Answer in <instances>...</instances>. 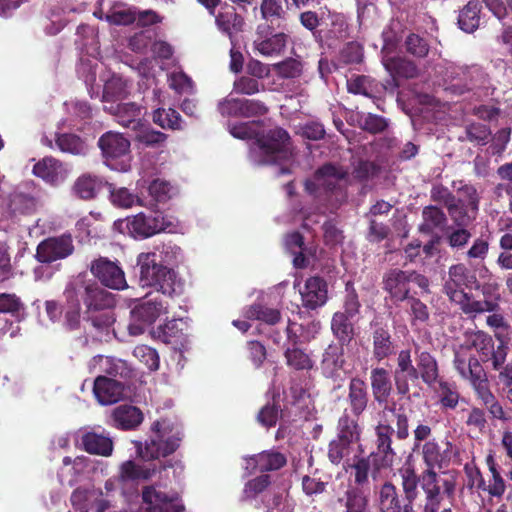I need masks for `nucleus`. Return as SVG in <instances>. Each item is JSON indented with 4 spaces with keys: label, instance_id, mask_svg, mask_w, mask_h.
<instances>
[{
    "label": "nucleus",
    "instance_id": "1",
    "mask_svg": "<svg viewBox=\"0 0 512 512\" xmlns=\"http://www.w3.org/2000/svg\"><path fill=\"white\" fill-rule=\"evenodd\" d=\"M230 133L239 139L255 138L249 157L256 165H283L293 157L289 134L282 128L277 127L259 135L254 122H245L231 126Z\"/></svg>",
    "mask_w": 512,
    "mask_h": 512
},
{
    "label": "nucleus",
    "instance_id": "2",
    "mask_svg": "<svg viewBox=\"0 0 512 512\" xmlns=\"http://www.w3.org/2000/svg\"><path fill=\"white\" fill-rule=\"evenodd\" d=\"M180 254L176 246L164 245L157 252L141 253L137 257V265L140 268L139 282L142 287L154 288L163 295L173 296L182 291V283L177 278L175 271L169 268Z\"/></svg>",
    "mask_w": 512,
    "mask_h": 512
},
{
    "label": "nucleus",
    "instance_id": "3",
    "mask_svg": "<svg viewBox=\"0 0 512 512\" xmlns=\"http://www.w3.org/2000/svg\"><path fill=\"white\" fill-rule=\"evenodd\" d=\"M182 433L173 422L162 419L151 427V435L144 448L138 450L143 458L158 459L173 453L180 445Z\"/></svg>",
    "mask_w": 512,
    "mask_h": 512
},
{
    "label": "nucleus",
    "instance_id": "4",
    "mask_svg": "<svg viewBox=\"0 0 512 512\" xmlns=\"http://www.w3.org/2000/svg\"><path fill=\"white\" fill-rule=\"evenodd\" d=\"M64 295L69 301H73L75 296L78 298L80 296L87 308V312L104 310L114 305V297L111 293L102 289L96 282L92 280L86 281L81 276H78L67 285Z\"/></svg>",
    "mask_w": 512,
    "mask_h": 512
},
{
    "label": "nucleus",
    "instance_id": "5",
    "mask_svg": "<svg viewBox=\"0 0 512 512\" xmlns=\"http://www.w3.org/2000/svg\"><path fill=\"white\" fill-rule=\"evenodd\" d=\"M184 466L180 461H168L166 464L145 462L136 464L128 460L121 465L122 480H148L157 477L159 479L180 478L183 476Z\"/></svg>",
    "mask_w": 512,
    "mask_h": 512
},
{
    "label": "nucleus",
    "instance_id": "6",
    "mask_svg": "<svg viewBox=\"0 0 512 512\" xmlns=\"http://www.w3.org/2000/svg\"><path fill=\"white\" fill-rule=\"evenodd\" d=\"M98 146L108 167L119 171L129 169V162L125 158L129 154L130 142L122 134L106 132L100 137Z\"/></svg>",
    "mask_w": 512,
    "mask_h": 512
},
{
    "label": "nucleus",
    "instance_id": "7",
    "mask_svg": "<svg viewBox=\"0 0 512 512\" xmlns=\"http://www.w3.org/2000/svg\"><path fill=\"white\" fill-rule=\"evenodd\" d=\"M346 177V172L332 164H326L319 168L313 179L305 182V189L308 193L321 196L322 192L335 193L336 199L343 198L344 195L341 191V183Z\"/></svg>",
    "mask_w": 512,
    "mask_h": 512
},
{
    "label": "nucleus",
    "instance_id": "8",
    "mask_svg": "<svg viewBox=\"0 0 512 512\" xmlns=\"http://www.w3.org/2000/svg\"><path fill=\"white\" fill-rule=\"evenodd\" d=\"M114 228L121 233L127 231L134 238H147L167 229L164 217L159 213L146 215L139 213L132 218L117 220Z\"/></svg>",
    "mask_w": 512,
    "mask_h": 512
},
{
    "label": "nucleus",
    "instance_id": "9",
    "mask_svg": "<svg viewBox=\"0 0 512 512\" xmlns=\"http://www.w3.org/2000/svg\"><path fill=\"white\" fill-rule=\"evenodd\" d=\"M445 77L450 80L451 89L459 94L482 87L487 81V74L478 65L449 64Z\"/></svg>",
    "mask_w": 512,
    "mask_h": 512
},
{
    "label": "nucleus",
    "instance_id": "10",
    "mask_svg": "<svg viewBox=\"0 0 512 512\" xmlns=\"http://www.w3.org/2000/svg\"><path fill=\"white\" fill-rule=\"evenodd\" d=\"M288 41L287 33L276 32L271 25L262 24L257 27L253 46L264 57H279L285 52Z\"/></svg>",
    "mask_w": 512,
    "mask_h": 512
},
{
    "label": "nucleus",
    "instance_id": "11",
    "mask_svg": "<svg viewBox=\"0 0 512 512\" xmlns=\"http://www.w3.org/2000/svg\"><path fill=\"white\" fill-rule=\"evenodd\" d=\"M147 512H184L185 506L177 492L166 493L157 486H147L142 492Z\"/></svg>",
    "mask_w": 512,
    "mask_h": 512
},
{
    "label": "nucleus",
    "instance_id": "12",
    "mask_svg": "<svg viewBox=\"0 0 512 512\" xmlns=\"http://www.w3.org/2000/svg\"><path fill=\"white\" fill-rule=\"evenodd\" d=\"M74 251L73 239L70 234L49 237L39 243L36 258L42 263H52L65 259Z\"/></svg>",
    "mask_w": 512,
    "mask_h": 512
},
{
    "label": "nucleus",
    "instance_id": "13",
    "mask_svg": "<svg viewBox=\"0 0 512 512\" xmlns=\"http://www.w3.org/2000/svg\"><path fill=\"white\" fill-rule=\"evenodd\" d=\"M91 273L106 287L121 290L127 287L123 270L108 258L100 257L90 266Z\"/></svg>",
    "mask_w": 512,
    "mask_h": 512
},
{
    "label": "nucleus",
    "instance_id": "14",
    "mask_svg": "<svg viewBox=\"0 0 512 512\" xmlns=\"http://www.w3.org/2000/svg\"><path fill=\"white\" fill-rule=\"evenodd\" d=\"M497 286H493L491 284L484 285L482 287V293L485 296L484 300H476L467 293L463 294V298H457L453 302L459 305L462 312L471 317H475L478 314L486 313V312H496L499 309V295H497L494 299L488 298V296L495 290Z\"/></svg>",
    "mask_w": 512,
    "mask_h": 512
},
{
    "label": "nucleus",
    "instance_id": "15",
    "mask_svg": "<svg viewBox=\"0 0 512 512\" xmlns=\"http://www.w3.org/2000/svg\"><path fill=\"white\" fill-rule=\"evenodd\" d=\"M217 109L222 116L244 117L264 114L267 111L262 103L254 100L235 98L232 96V93L218 102Z\"/></svg>",
    "mask_w": 512,
    "mask_h": 512
},
{
    "label": "nucleus",
    "instance_id": "16",
    "mask_svg": "<svg viewBox=\"0 0 512 512\" xmlns=\"http://www.w3.org/2000/svg\"><path fill=\"white\" fill-rule=\"evenodd\" d=\"M245 470L248 474L256 472L276 471L285 466L287 463L286 456L276 450H266L253 456L244 458Z\"/></svg>",
    "mask_w": 512,
    "mask_h": 512
},
{
    "label": "nucleus",
    "instance_id": "17",
    "mask_svg": "<svg viewBox=\"0 0 512 512\" xmlns=\"http://www.w3.org/2000/svg\"><path fill=\"white\" fill-rule=\"evenodd\" d=\"M474 279L464 264L452 265L444 282V292L451 301L463 298L464 288L468 287Z\"/></svg>",
    "mask_w": 512,
    "mask_h": 512
},
{
    "label": "nucleus",
    "instance_id": "18",
    "mask_svg": "<svg viewBox=\"0 0 512 512\" xmlns=\"http://www.w3.org/2000/svg\"><path fill=\"white\" fill-rule=\"evenodd\" d=\"M104 110L113 115L123 127L135 131L142 124L143 108L134 102L111 103L104 105Z\"/></svg>",
    "mask_w": 512,
    "mask_h": 512
},
{
    "label": "nucleus",
    "instance_id": "19",
    "mask_svg": "<svg viewBox=\"0 0 512 512\" xmlns=\"http://www.w3.org/2000/svg\"><path fill=\"white\" fill-rule=\"evenodd\" d=\"M390 464H383V459L377 453H371L367 458H358L352 464L345 467L346 471H350V476L354 475L355 480H373L381 477V469L389 467Z\"/></svg>",
    "mask_w": 512,
    "mask_h": 512
},
{
    "label": "nucleus",
    "instance_id": "20",
    "mask_svg": "<svg viewBox=\"0 0 512 512\" xmlns=\"http://www.w3.org/2000/svg\"><path fill=\"white\" fill-rule=\"evenodd\" d=\"M372 355L378 362L395 353V344L386 324L372 322Z\"/></svg>",
    "mask_w": 512,
    "mask_h": 512
},
{
    "label": "nucleus",
    "instance_id": "21",
    "mask_svg": "<svg viewBox=\"0 0 512 512\" xmlns=\"http://www.w3.org/2000/svg\"><path fill=\"white\" fill-rule=\"evenodd\" d=\"M83 449L89 454L109 457L113 452V440L103 429L86 431L81 436Z\"/></svg>",
    "mask_w": 512,
    "mask_h": 512
},
{
    "label": "nucleus",
    "instance_id": "22",
    "mask_svg": "<svg viewBox=\"0 0 512 512\" xmlns=\"http://www.w3.org/2000/svg\"><path fill=\"white\" fill-rule=\"evenodd\" d=\"M88 368L91 373H105L113 377L128 378L132 374V369L126 361L102 355L92 358Z\"/></svg>",
    "mask_w": 512,
    "mask_h": 512
},
{
    "label": "nucleus",
    "instance_id": "23",
    "mask_svg": "<svg viewBox=\"0 0 512 512\" xmlns=\"http://www.w3.org/2000/svg\"><path fill=\"white\" fill-rule=\"evenodd\" d=\"M94 395L102 405H110L124 397V385L117 380L99 375L94 381Z\"/></svg>",
    "mask_w": 512,
    "mask_h": 512
},
{
    "label": "nucleus",
    "instance_id": "24",
    "mask_svg": "<svg viewBox=\"0 0 512 512\" xmlns=\"http://www.w3.org/2000/svg\"><path fill=\"white\" fill-rule=\"evenodd\" d=\"M33 173L49 184L58 185L67 178L68 169L59 160L45 157L34 165Z\"/></svg>",
    "mask_w": 512,
    "mask_h": 512
},
{
    "label": "nucleus",
    "instance_id": "25",
    "mask_svg": "<svg viewBox=\"0 0 512 512\" xmlns=\"http://www.w3.org/2000/svg\"><path fill=\"white\" fill-rule=\"evenodd\" d=\"M409 274L400 269H391L383 276V288L395 301H404L408 299L410 291Z\"/></svg>",
    "mask_w": 512,
    "mask_h": 512
},
{
    "label": "nucleus",
    "instance_id": "26",
    "mask_svg": "<svg viewBox=\"0 0 512 512\" xmlns=\"http://www.w3.org/2000/svg\"><path fill=\"white\" fill-rule=\"evenodd\" d=\"M415 355L417 370L422 381L429 387H435L436 383L441 380L435 357L427 351H421L418 345L415 346Z\"/></svg>",
    "mask_w": 512,
    "mask_h": 512
},
{
    "label": "nucleus",
    "instance_id": "27",
    "mask_svg": "<svg viewBox=\"0 0 512 512\" xmlns=\"http://www.w3.org/2000/svg\"><path fill=\"white\" fill-rule=\"evenodd\" d=\"M303 305L310 309L322 306L327 300V285L319 277H311L301 291Z\"/></svg>",
    "mask_w": 512,
    "mask_h": 512
},
{
    "label": "nucleus",
    "instance_id": "28",
    "mask_svg": "<svg viewBox=\"0 0 512 512\" xmlns=\"http://www.w3.org/2000/svg\"><path fill=\"white\" fill-rule=\"evenodd\" d=\"M111 418L114 427L122 430H131L142 423L143 414L135 406L120 405L113 410Z\"/></svg>",
    "mask_w": 512,
    "mask_h": 512
},
{
    "label": "nucleus",
    "instance_id": "29",
    "mask_svg": "<svg viewBox=\"0 0 512 512\" xmlns=\"http://www.w3.org/2000/svg\"><path fill=\"white\" fill-rule=\"evenodd\" d=\"M373 397L379 404L385 403L392 391L389 372L381 367L371 370L370 375Z\"/></svg>",
    "mask_w": 512,
    "mask_h": 512
},
{
    "label": "nucleus",
    "instance_id": "30",
    "mask_svg": "<svg viewBox=\"0 0 512 512\" xmlns=\"http://www.w3.org/2000/svg\"><path fill=\"white\" fill-rule=\"evenodd\" d=\"M166 312V306L157 298L148 299L136 306L132 311V319L136 321H144L149 326L152 325L156 319Z\"/></svg>",
    "mask_w": 512,
    "mask_h": 512
},
{
    "label": "nucleus",
    "instance_id": "31",
    "mask_svg": "<svg viewBox=\"0 0 512 512\" xmlns=\"http://www.w3.org/2000/svg\"><path fill=\"white\" fill-rule=\"evenodd\" d=\"M376 451L380 458L383 459V464H391L394 458V451L391 447L393 428L388 424H378L376 429Z\"/></svg>",
    "mask_w": 512,
    "mask_h": 512
},
{
    "label": "nucleus",
    "instance_id": "32",
    "mask_svg": "<svg viewBox=\"0 0 512 512\" xmlns=\"http://www.w3.org/2000/svg\"><path fill=\"white\" fill-rule=\"evenodd\" d=\"M369 401L367 386L359 378H353L349 384L348 402L354 415L359 416L366 409Z\"/></svg>",
    "mask_w": 512,
    "mask_h": 512
},
{
    "label": "nucleus",
    "instance_id": "33",
    "mask_svg": "<svg viewBox=\"0 0 512 512\" xmlns=\"http://www.w3.org/2000/svg\"><path fill=\"white\" fill-rule=\"evenodd\" d=\"M128 94L127 81L118 75H112L104 84L102 101L104 105L121 103Z\"/></svg>",
    "mask_w": 512,
    "mask_h": 512
},
{
    "label": "nucleus",
    "instance_id": "34",
    "mask_svg": "<svg viewBox=\"0 0 512 512\" xmlns=\"http://www.w3.org/2000/svg\"><path fill=\"white\" fill-rule=\"evenodd\" d=\"M445 490L441 492L440 486L437 482H422V488L426 493V503L424 512H438L443 495L447 493L451 495L454 490V482H444Z\"/></svg>",
    "mask_w": 512,
    "mask_h": 512
},
{
    "label": "nucleus",
    "instance_id": "35",
    "mask_svg": "<svg viewBox=\"0 0 512 512\" xmlns=\"http://www.w3.org/2000/svg\"><path fill=\"white\" fill-rule=\"evenodd\" d=\"M481 4L478 0H470L458 15L459 28L467 33H472L480 25Z\"/></svg>",
    "mask_w": 512,
    "mask_h": 512
},
{
    "label": "nucleus",
    "instance_id": "36",
    "mask_svg": "<svg viewBox=\"0 0 512 512\" xmlns=\"http://www.w3.org/2000/svg\"><path fill=\"white\" fill-rule=\"evenodd\" d=\"M353 318L348 317L345 313L336 312L331 321V329L333 335L339 340L341 345L351 342L354 337Z\"/></svg>",
    "mask_w": 512,
    "mask_h": 512
},
{
    "label": "nucleus",
    "instance_id": "37",
    "mask_svg": "<svg viewBox=\"0 0 512 512\" xmlns=\"http://www.w3.org/2000/svg\"><path fill=\"white\" fill-rule=\"evenodd\" d=\"M285 246L294 255L293 264L295 267L304 268L307 266V256L312 255V252L304 247L303 237L300 233L288 234L285 238Z\"/></svg>",
    "mask_w": 512,
    "mask_h": 512
},
{
    "label": "nucleus",
    "instance_id": "38",
    "mask_svg": "<svg viewBox=\"0 0 512 512\" xmlns=\"http://www.w3.org/2000/svg\"><path fill=\"white\" fill-rule=\"evenodd\" d=\"M343 345H329L323 354L322 371L327 377H334L344 364Z\"/></svg>",
    "mask_w": 512,
    "mask_h": 512
},
{
    "label": "nucleus",
    "instance_id": "39",
    "mask_svg": "<svg viewBox=\"0 0 512 512\" xmlns=\"http://www.w3.org/2000/svg\"><path fill=\"white\" fill-rule=\"evenodd\" d=\"M55 141L57 147L64 153L85 156L89 151L87 142L75 134H59Z\"/></svg>",
    "mask_w": 512,
    "mask_h": 512
},
{
    "label": "nucleus",
    "instance_id": "40",
    "mask_svg": "<svg viewBox=\"0 0 512 512\" xmlns=\"http://www.w3.org/2000/svg\"><path fill=\"white\" fill-rule=\"evenodd\" d=\"M453 365L464 380H468L474 376V373H478V369H484L476 356L471 355L467 358L460 350L455 351Z\"/></svg>",
    "mask_w": 512,
    "mask_h": 512
},
{
    "label": "nucleus",
    "instance_id": "41",
    "mask_svg": "<svg viewBox=\"0 0 512 512\" xmlns=\"http://www.w3.org/2000/svg\"><path fill=\"white\" fill-rule=\"evenodd\" d=\"M423 221L419 230L423 233H431L435 229H441L446 225L447 218L445 213L436 206H427L422 211Z\"/></svg>",
    "mask_w": 512,
    "mask_h": 512
},
{
    "label": "nucleus",
    "instance_id": "42",
    "mask_svg": "<svg viewBox=\"0 0 512 512\" xmlns=\"http://www.w3.org/2000/svg\"><path fill=\"white\" fill-rule=\"evenodd\" d=\"M73 476H104L105 466L101 461L92 460L85 456H78L73 459Z\"/></svg>",
    "mask_w": 512,
    "mask_h": 512
},
{
    "label": "nucleus",
    "instance_id": "43",
    "mask_svg": "<svg viewBox=\"0 0 512 512\" xmlns=\"http://www.w3.org/2000/svg\"><path fill=\"white\" fill-rule=\"evenodd\" d=\"M383 64L391 75H398L404 78H413L417 75V68L411 61L402 58L383 56Z\"/></svg>",
    "mask_w": 512,
    "mask_h": 512
},
{
    "label": "nucleus",
    "instance_id": "44",
    "mask_svg": "<svg viewBox=\"0 0 512 512\" xmlns=\"http://www.w3.org/2000/svg\"><path fill=\"white\" fill-rule=\"evenodd\" d=\"M103 182L90 174L82 175L74 184V192L82 199H91L100 190Z\"/></svg>",
    "mask_w": 512,
    "mask_h": 512
},
{
    "label": "nucleus",
    "instance_id": "45",
    "mask_svg": "<svg viewBox=\"0 0 512 512\" xmlns=\"http://www.w3.org/2000/svg\"><path fill=\"white\" fill-rule=\"evenodd\" d=\"M153 121L163 129L181 130L183 129V120L180 114L172 109L158 108L153 113Z\"/></svg>",
    "mask_w": 512,
    "mask_h": 512
},
{
    "label": "nucleus",
    "instance_id": "46",
    "mask_svg": "<svg viewBox=\"0 0 512 512\" xmlns=\"http://www.w3.org/2000/svg\"><path fill=\"white\" fill-rule=\"evenodd\" d=\"M466 337L468 348L476 350V352L479 354L478 359L481 362L483 357L488 355L489 350H491L494 345L492 337L488 333L481 330L467 333Z\"/></svg>",
    "mask_w": 512,
    "mask_h": 512
},
{
    "label": "nucleus",
    "instance_id": "47",
    "mask_svg": "<svg viewBox=\"0 0 512 512\" xmlns=\"http://www.w3.org/2000/svg\"><path fill=\"white\" fill-rule=\"evenodd\" d=\"M448 212L454 223L458 227L468 226L475 218L478 210H471V207L462 203V200H456L448 208Z\"/></svg>",
    "mask_w": 512,
    "mask_h": 512
},
{
    "label": "nucleus",
    "instance_id": "48",
    "mask_svg": "<svg viewBox=\"0 0 512 512\" xmlns=\"http://www.w3.org/2000/svg\"><path fill=\"white\" fill-rule=\"evenodd\" d=\"M136 135L135 139L140 144L145 145L146 147L158 148L162 146L167 140V135L163 132L156 131L149 126H145L143 124L135 130Z\"/></svg>",
    "mask_w": 512,
    "mask_h": 512
},
{
    "label": "nucleus",
    "instance_id": "49",
    "mask_svg": "<svg viewBox=\"0 0 512 512\" xmlns=\"http://www.w3.org/2000/svg\"><path fill=\"white\" fill-rule=\"evenodd\" d=\"M473 375L474 376L467 381L472 386L478 399L481 400L483 404L487 403L489 400L492 401L494 394L489 387V380L485 369H478V373H474Z\"/></svg>",
    "mask_w": 512,
    "mask_h": 512
},
{
    "label": "nucleus",
    "instance_id": "50",
    "mask_svg": "<svg viewBox=\"0 0 512 512\" xmlns=\"http://www.w3.org/2000/svg\"><path fill=\"white\" fill-rule=\"evenodd\" d=\"M260 12L262 18L271 25L278 22L277 26L280 27V22L285 20L286 12L281 0H262Z\"/></svg>",
    "mask_w": 512,
    "mask_h": 512
},
{
    "label": "nucleus",
    "instance_id": "51",
    "mask_svg": "<svg viewBox=\"0 0 512 512\" xmlns=\"http://www.w3.org/2000/svg\"><path fill=\"white\" fill-rule=\"evenodd\" d=\"M360 437V430L357 421L344 413L338 421L337 437L349 443L357 441Z\"/></svg>",
    "mask_w": 512,
    "mask_h": 512
},
{
    "label": "nucleus",
    "instance_id": "52",
    "mask_svg": "<svg viewBox=\"0 0 512 512\" xmlns=\"http://www.w3.org/2000/svg\"><path fill=\"white\" fill-rule=\"evenodd\" d=\"M245 316L248 319L260 320L270 325L276 324L281 317L279 310L261 304L250 306L245 311Z\"/></svg>",
    "mask_w": 512,
    "mask_h": 512
},
{
    "label": "nucleus",
    "instance_id": "53",
    "mask_svg": "<svg viewBox=\"0 0 512 512\" xmlns=\"http://www.w3.org/2000/svg\"><path fill=\"white\" fill-rule=\"evenodd\" d=\"M380 508L382 512H400L401 510L396 488L391 482H385L381 488Z\"/></svg>",
    "mask_w": 512,
    "mask_h": 512
},
{
    "label": "nucleus",
    "instance_id": "54",
    "mask_svg": "<svg viewBox=\"0 0 512 512\" xmlns=\"http://www.w3.org/2000/svg\"><path fill=\"white\" fill-rule=\"evenodd\" d=\"M419 378L421 377L417 369L393 375L397 393L409 397L411 388L419 386Z\"/></svg>",
    "mask_w": 512,
    "mask_h": 512
},
{
    "label": "nucleus",
    "instance_id": "55",
    "mask_svg": "<svg viewBox=\"0 0 512 512\" xmlns=\"http://www.w3.org/2000/svg\"><path fill=\"white\" fill-rule=\"evenodd\" d=\"M287 364L296 370H309L313 367V360L303 350L293 347L285 352Z\"/></svg>",
    "mask_w": 512,
    "mask_h": 512
},
{
    "label": "nucleus",
    "instance_id": "56",
    "mask_svg": "<svg viewBox=\"0 0 512 512\" xmlns=\"http://www.w3.org/2000/svg\"><path fill=\"white\" fill-rule=\"evenodd\" d=\"M10 208L13 213H31L36 208V200L29 194L14 192L10 197Z\"/></svg>",
    "mask_w": 512,
    "mask_h": 512
},
{
    "label": "nucleus",
    "instance_id": "57",
    "mask_svg": "<svg viewBox=\"0 0 512 512\" xmlns=\"http://www.w3.org/2000/svg\"><path fill=\"white\" fill-rule=\"evenodd\" d=\"M148 191L156 202H166L176 193L174 187L168 181L160 178L154 179L150 183Z\"/></svg>",
    "mask_w": 512,
    "mask_h": 512
},
{
    "label": "nucleus",
    "instance_id": "58",
    "mask_svg": "<svg viewBox=\"0 0 512 512\" xmlns=\"http://www.w3.org/2000/svg\"><path fill=\"white\" fill-rule=\"evenodd\" d=\"M347 512H365L367 507V496L359 486L350 487L347 492Z\"/></svg>",
    "mask_w": 512,
    "mask_h": 512
},
{
    "label": "nucleus",
    "instance_id": "59",
    "mask_svg": "<svg viewBox=\"0 0 512 512\" xmlns=\"http://www.w3.org/2000/svg\"><path fill=\"white\" fill-rule=\"evenodd\" d=\"M508 356V343H499L497 347L493 345L488 355L483 357L481 362L488 363L492 370H500L506 363Z\"/></svg>",
    "mask_w": 512,
    "mask_h": 512
},
{
    "label": "nucleus",
    "instance_id": "60",
    "mask_svg": "<svg viewBox=\"0 0 512 512\" xmlns=\"http://www.w3.org/2000/svg\"><path fill=\"white\" fill-rule=\"evenodd\" d=\"M270 483L271 482H246L243 490L244 498L252 499L260 495L263 504L269 506L271 501Z\"/></svg>",
    "mask_w": 512,
    "mask_h": 512
},
{
    "label": "nucleus",
    "instance_id": "61",
    "mask_svg": "<svg viewBox=\"0 0 512 512\" xmlns=\"http://www.w3.org/2000/svg\"><path fill=\"white\" fill-rule=\"evenodd\" d=\"M423 457L428 466L427 473L430 477H436L437 472L434 470L435 466H439L441 459L440 448L435 441H428L423 445Z\"/></svg>",
    "mask_w": 512,
    "mask_h": 512
},
{
    "label": "nucleus",
    "instance_id": "62",
    "mask_svg": "<svg viewBox=\"0 0 512 512\" xmlns=\"http://www.w3.org/2000/svg\"><path fill=\"white\" fill-rule=\"evenodd\" d=\"M272 69L282 78H296L302 74L303 65L297 59L288 58L273 64Z\"/></svg>",
    "mask_w": 512,
    "mask_h": 512
},
{
    "label": "nucleus",
    "instance_id": "63",
    "mask_svg": "<svg viewBox=\"0 0 512 512\" xmlns=\"http://www.w3.org/2000/svg\"><path fill=\"white\" fill-rule=\"evenodd\" d=\"M489 244L482 238H477L466 252V259L470 266L479 265L484 262L488 255Z\"/></svg>",
    "mask_w": 512,
    "mask_h": 512
},
{
    "label": "nucleus",
    "instance_id": "64",
    "mask_svg": "<svg viewBox=\"0 0 512 512\" xmlns=\"http://www.w3.org/2000/svg\"><path fill=\"white\" fill-rule=\"evenodd\" d=\"M133 356L143 363L149 370L154 371L159 367V356L155 349L139 345L133 350Z\"/></svg>",
    "mask_w": 512,
    "mask_h": 512
}]
</instances>
